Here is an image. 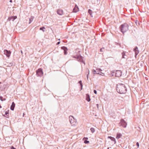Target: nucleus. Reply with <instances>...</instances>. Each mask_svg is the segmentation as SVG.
Returning a JSON list of instances; mask_svg holds the SVG:
<instances>
[{
    "mask_svg": "<svg viewBox=\"0 0 149 149\" xmlns=\"http://www.w3.org/2000/svg\"><path fill=\"white\" fill-rule=\"evenodd\" d=\"M117 91L120 94L125 93L127 91V88L125 85L121 83H119L116 85Z\"/></svg>",
    "mask_w": 149,
    "mask_h": 149,
    "instance_id": "nucleus-1",
    "label": "nucleus"
},
{
    "mask_svg": "<svg viewBox=\"0 0 149 149\" xmlns=\"http://www.w3.org/2000/svg\"><path fill=\"white\" fill-rule=\"evenodd\" d=\"M120 29L121 32L123 33L128 30V26L127 24H124L120 26Z\"/></svg>",
    "mask_w": 149,
    "mask_h": 149,
    "instance_id": "nucleus-2",
    "label": "nucleus"
},
{
    "mask_svg": "<svg viewBox=\"0 0 149 149\" xmlns=\"http://www.w3.org/2000/svg\"><path fill=\"white\" fill-rule=\"evenodd\" d=\"M69 119L70 122L72 126H75L77 124V120L75 119L72 116H69Z\"/></svg>",
    "mask_w": 149,
    "mask_h": 149,
    "instance_id": "nucleus-3",
    "label": "nucleus"
},
{
    "mask_svg": "<svg viewBox=\"0 0 149 149\" xmlns=\"http://www.w3.org/2000/svg\"><path fill=\"white\" fill-rule=\"evenodd\" d=\"M112 76H115L117 77H120L122 75L121 71L120 70H117L112 71L111 73Z\"/></svg>",
    "mask_w": 149,
    "mask_h": 149,
    "instance_id": "nucleus-4",
    "label": "nucleus"
},
{
    "mask_svg": "<svg viewBox=\"0 0 149 149\" xmlns=\"http://www.w3.org/2000/svg\"><path fill=\"white\" fill-rule=\"evenodd\" d=\"M72 57L74 58H76L78 61L83 63L85 64L83 61V57L81 56L80 55H77L76 56H73Z\"/></svg>",
    "mask_w": 149,
    "mask_h": 149,
    "instance_id": "nucleus-5",
    "label": "nucleus"
},
{
    "mask_svg": "<svg viewBox=\"0 0 149 149\" xmlns=\"http://www.w3.org/2000/svg\"><path fill=\"white\" fill-rule=\"evenodd\" d=\"M36 74L38 76L41 77L43 75V72L41 68H39L36 71Z\"/></svg>",
    "mask_w": 149,
    "mask_h": 149,
    "instance_id": "nucleus-6",
    "label": "nucleus"
},
{
    "mask_svg": "<svg viewBox=\"0 0 149 149\" xmlns=\"http://www.w3.org/2000/svg\"><path fill=\"white\" fill-rule=\"evenodd\" d=\"M119 125L124 127H125L127 125V123L124 120L121 119L119 123Z\"/></svg>",
    "mask_w": 149,
    "mask_h": 149,
    "instance_id": "nucleus-7",
    "label": "nucleus"
},
{
    "mask_svg": "<svg viewBox=\"0 0 149 149\" xmlns=\"http://www.w3.org/2000/svg\"><path fill=\"white\" fill-rule=\"evenodd\" d=\"M133 51L135 53V56L136 58V56L139 53L138 47L137 46L135 47L133 49Z\"/></svg>",
    "mask_w": 149,
    "mask_h": 149,
    "instance_id": "nucleus-8",
    "label": "nucleus"
},
{
    "mask_svg": "<svg viewBox=\"0 0 149 149\" xmlns=\"http://www.w3.org/2000/svg\"><path fill=\"white\" fill-rule=\"evenodd\" d=\"M4 53L6 55L7 57H9L10 56L11 52L10 51H8L7 50L5 49L4 50Z\"/></svg>",
    "mask_w": 149,
    "mask_h": 149,
    "instance_id": "nucleus-9",
    "label": "nucleus"
},
{
    "mask_svg": "<svg viewBox=\"0 0 149 149\" xmlns=\"http://www.w3.org/2000/svg\"><path fill=\"white\" fill-rule=\"evenodd\" d=\"M61 49L63 50L64 53L65 55H66L67 54V51L68 50V49L65 46L62 47H61Z\"/></svg>",
    "mask_w": 149,
    "mask_h": 149,
    "instance_id": "nucleus-10",
    "label": "nucleus"
},
{
    "mask_svg": "<svg viewBox=\"0 0 149 149\" xmlns=\"http://www.w3.org/2000/svg\"><path fill=\"white\" fill-rule=\"evenodd\" d=\"M17 18V17L16 16H11L8 18L7 19V21H10L11 20H12L13 21Z\"/></svg>",
    "mask_w": 149,
    "mask_h": 149,
    "instance_id": "nucleus-11",
    "label": "nucleus"
},
{
    "mask_svg": "<svg viewBox=\"0 0 149 149\" xmlns=\"http://www.w3.org/2000/svg\"><path fill=\"white\" fill-rule=\"evenodd\" d=\"M57 13L60 15H62L63 14V10L62 9H58L57 11Z\"/></svg>",
    "mask_w": 149,
    "mask_h": 149,
    "instance_id": "nucleus-12",
    "label": "nucleus"
},
{
    "mask_svg": "<svg viewBox=\"0 0 149 149\" xmlns=\"http://www.w3.org/2000/svg\"><path fill=\"white\" fill-rule=\"evenodd\" d=\"M86 100L88 102H90L91 100L89 95L88 94L86 95Z\"/></svg>",
    "mask_w": 149,
    "mask_h": 149,
    "instance_id": "nucleus-13",
    "label": "nucleus"
},
{
    "mask_svg": "<svg viewBox=\"0 0 149 149\" xmlns=\"http://www.w3.org/2000/svg\"><path fill=\"white\" fill-rule=\"evenodd\" d=\"M15 104L14 102L12 103V105L10 107V109L12 110H13L15 107Z\"/></svg>",
    "mask_w": 149,
    "mask_h": 149,
    "instance_id": "nucleus-14",
    "label": "nucleus"
},
{
    "mask_svg": "<svg viewBox=\"0 0 149 149\" xmlns=\"http://www.w3.org/2000/svg\"><path fill=\"white\" fill-rule=\"evenodd\" d=\"M78 10L79 8L78 7L76 6L73 9V11L74 12L76 13L78 11Z\"/></svg>",
    "mask_w": 149,
    "mask_h": 149,
    "instance_id": "nucleus-15",
    "label": "nucleus"
},
{
    "mask_svg": "<svg viewBox=\"0 0 149 149\" xmlns=\"http://www.w3.org/2000/svg\"><path fill=\"white\" fill-rule=\"evenodd\" d=\"M108 138H110L111 141H114V143L115 144H116V141L115 139L114 138L112 137L111 136H108Z\"/></svg>",
    "mask_w": 149,
    "mask_h": 149,
    "instance_id": "nucleus-16",
    "label": "nucleus"
},
{
    "mask_svg": "<svg viewBox=\"0 0 149 149\" xmlns=\"http://www.w3.org/2000/svg\"><path fill=\"white\" fill-rule=\"evenodd\" d=\"M34 17L33 16H31L30 18L29 19V24L31 23L33 20Z\"/></svg>",
    "mask_w": 149,
    "mask_h": 149,
    "instance_id": "nucleus-17",
    "label": "nucleus"
},
{
    "mask_svg": "<svg viewBox=\"0 0 149 149\" xmlns=\"http://www.w3.org/2000/svg\"><path fill=\"white\" fill-rule=\"evenodd\" d=\"M122 136V135L120 133H117V136L116 137V139H119Z\"/></svg>",
    "mask_w": 149,
    "mask_h": 149,
    "instance_id": "nucleus-18",
    "label": "nucleus"
},
{
    "mask_svg": "<svg viewBox=\"0 0 149 149\" xmlns=\"http://www.w3.org/2000/svg\"><path fill=\"white\" fill-rule=\"evenodd\" d=\"M97 71L96 70H92V72L94 74H99V72H97Z\"/></svg>",
    "mask_w": 149,
    "mask_h": 149,
    "instance_id": "nucleus-19",
    "label": "nucleus"
},
{
    "mask_svg": "<svg viewBox=\"0 0 149 149\" xmlns=\"http://www.w3.org/2000/svg\"><path fill=\"white\" fill-rule=\"evenodd\" d=\"M0 99L1 101H5L6 100V99L5 98H3L1 96H0Z\"/></svg>",
    "mask_w": 149,
    "mask_h": 149,
    "instance_id": "nucleus-20",
    "label": "nucleus"
},
{
    "mask_svg": "<svg viewBox=\"0 0 149 149\" xmlns=\"http://www.w3.org/2000/svg\"><path fill=\"white\" fill-rule=\"evenodd\" d=\"M79 83L80 84L81 87V90H82V86L83 85L82 83V81H80L79 82Z\"/></svg>",
    "mask_w": 149,
    "mask_h": 149,
    "instance_id": "nucleus-21",
    "label": "nucleus"
},
{
    "mask_svg": "<svg viewBox=\"0 0 149 149\" xmlns=\"http://www.w3.org/2000/svg\"><path fill=\"white\" fill-rule=\"evenodd\" d=\"M90 130L92 133H93L95 131V129L93 127H91Z\"/></svg>",
    "mask_w": 149,
    "mask_h": 149,
    "instance_id": "nucleus-22",
    "label": "nucleus"
},
{
    "mask_svg": "<svg viewBox=\"0 0 149 149\" xmlns=\"http://www.w3.org/2000/svg\"><path fill=\"white\" fill-rule=\"evenodd\" d=\"M88 13L91 16L92 14V11L90 9H89L88 10Z\"/></svg>",
    "mask_w": 149,
    "mask_h": 149,
    "instance_id": "nucleus-23",
    "label": "nucleus"
},
{
    "mask_svg": "<svg viewBox=\"0 0 149 149\" xmlns=\"http://www.w3.org/2000/svg\"><path fill=\"white\" fill-rule=\"evenodd\" d=\"M45 28L44 27H41L40 29V30H42L43 32L45 31V30H44L45 29Z\"/></svg>",
    "mask_w": 149,
    "mask_h": 149,
    "instance_id": "nucleus-24",
    "label": "nucleus"
},
{
    "mask_svg": "<svg viewBox=\"0 0 149 149\" xmlns=\"http://www.w3.org/2000/svg\"><path fill=\"white\" fill-rule=\"evenodd\" d=\"M125 53L124 52H123L122 53V58H125Z\"/></svg>",
    "mask_w": 149,
    "mask_h": 149,
    "instance_id": "nucleus-25",
    "label": "nucleus"
},
{
    "mask_svg": "<svg viewBox=\"0 0 149 149\" xmlns=\"http://www.w3.org/2000/svg\"><path fill=\"white\" fill-rule=\"evenodd\" d=\"M135 23H136V24L137 25H139L140 24L139 23V22L136 20V21H135Z\"/></svg>",
    "mask_w": 149,
    "mask_h": 149,
    "instance_id": "nucleus-26",
    "label": "nucleus"
},
{
    "mask_svg": "<svg viewBox=\"0 0 149 149\" xmlns=\"http://www.w3.org/2000/svg\"><path fill=\"white\" fill-rule=\"evenodd\" d=\"M5 114L7 116H8L9 115V112L8 111H6L5 112Z\"/></svg>",
    "mask_w": 149,
    "mask_h": 149,
    "instance_id": "nucleus-27",
    "label": "nucleus"
},
{
    "mask_svg": "<svg viewBox=\"0 0 149 149\" xmlns=\"http://www.w3.org/2000/svg\"><path fill=\"white\" fill-rule=\"evenodd\" d=\"M96 70L97 71V72L98 71H102V70L100 68H97L96 69Z\"/></svg>",
    "mask_w": 149,
    "mask_h": 149,
    "instance_id": "nucleus-28",
    "label": "nucleus"
},
{
    "mask_svg": "<svg viewBox=\"0 0 149 149\" xmlns=\"http://www.w3.org/2000/svg\"><path fill=\"white\" fill-rule=\"evenodd\" d=\"M136 145L137 146L138 148H139V143L138 142H137L136 143Z\"/></svg>",
    "mask_w": 149,
    "mask_h": 149,
    "instance_id": "nucleus-29",
    "label": "nucleus"
},
{
    "mask_svg": "<svg viewBox=\"0 0 149 149\" xmlns=\"http://www.w3.org/2000/svg\"><path fill=\"white\" fill-rule=\"evenodd\" d=\"M84 143H89V141H85L84 142Z\"/></svg>",
    "mask_w": 149,
    "mask_h": 149,
    "instance_id": "nucleus-30",
    "label": "nucleus"
},
{
    "mask_svg": "<svg viewBox=\"0 0 149 149\" xmlns=\"http://www.w3.org/2000/svg\"><path fill=\"white\" fill-rule=\"evenodd\" d=\"M99 74H100V75H102L103 76V75H104V73H102V72H101V73H99Z\"/></svg>",
    "mask_w": 149,
    "mask_h": 149,
    "instance_id": "nucleus-31",
    "label": "nucleus"
},
{
    "mask_svg": "<svg viewBox=\"0 0 149 149\" xmlns=\"http://www.w3.org/2000/svg\"><path fill=\"white\" fill-rule=\"evenodd\" d=\"M93 91H94V93L95 94H97V91H96V90H94Z\"/></svg>",
    "mask_w": 149,
    "mask_h": 149,
    "instance_id": "nucleus-32",
    "label": "nucleus"
},
{
    "mask_svg": "<svg viewBox=\"0 0 149 149\" xmlns=\"http://www.w3.org/2000/svg\"><path fill=\"white\" fill-rule=\"evenodd\" d=\"M88 74H87V80H88V74H89V70H88Z\"/></svg>",
    "mask_w": 149,
    "mask_h": 149,
    "instance_id": "nucleus-33",
    "label": "nucleus"
},
{
    "mask_svg": "<svg viewBox=\"0 0 149 149\" xmlns=\"http://www.w3.org/2000/svg\"><path fill=\"white\" fill-rule=\"evenodd\" d=\"M11 149H16V148H14L13 146H11L10 148Z\"/></svg>",
    "mask_w": 149,
    "mask_h": 149,
    "instance_id": "nucleus-34",
    "label": "nucleus"
},
{
    "mask_svg": "<svg viewBox=\"0 0 149 149\" xmlns=\"http://www.w3.org/2000/svg\"><path fill=\"white\" fill-rule=\"evenodd\" d=\"M104 49V48L100 49V52H103L102 49Z\"/></svg>",
    "mask_w": 149,
    "mask_h": 149,
    "instance_id": "nucleus-35",
    "label": "nucleus"
},
{
    "mask_svg": "<svg viewBox=\"0 0 149 149\" xmlns=\"http://www.w3.org/2000/svg\"><path fill=\"white\" fill-rule=\"evenodd\" d=\"M60 43V42H58L57 43L56 45H58Z\"/></svg>",
    "mask_w": 149,
    "mask_h": 149,
    "instance_id": "nucleus-36",
    "label": "nucleus"
},
{
    "mask_svg": "<svg viewBox=\"0 0 149 149\" xmlns=\"http://www.w3.org/2000/svg\"><path fill=\"white\" fill-rule=\"evenodd\" d=\"M96 106H97V108H98V107H99V104H96Z\"/></svg>",
    "mask_w": 149,
    "mask_h": 149,
    "instance_id": "nucleus-37",
    "label": "nucleus"
},
{
    "mask_svg": "<svg viewBox=\"0 0 149 149\" xmlns=\"http://www.w3.org/2000/svg\"><path fill=\"white\" fill-rule=\"evenodd\" d=\"M10 3H12V0H10Z\"/></svg>",
    "mask_w": 149,
    "mask_h": 149,
    "instance_id": "nucleus-38",
    "label": "nucleus"
},
{
    "mask_svg": "<svg viewBox=\"0 0 149 149\" xmlns=\"http://www.w3.org/2000/svg\"><path fill=\"white\" fill-rule=\"evenodd\" d=\"M97 1H100L101 0H97Z\"/></svg>",
    "mask_w": 149,
    "mask_h": 149,
    "instance_id": "nucleus-39",
    "label": "nucleus"
},
{
    "mask_svg": "<svg viewBox=\"0 0 149 149\" xmlns=\"http://www.w3.org/2000/svg\"><path fill=\"white\" fill-rule=\"evenodd\" d=\"M21 53H22V51H21Z\"/></svg>",
    "mask_w": 149,
    "mask_h": 149,
    "instance_id": "nucleus-40",
    "label": "nucleus"
},
{
    "mask_svg": "<svg viewBox=\"0 0 149 149\" xmlns=\"http://www.w3.org/2000/svg\"><path fill=\"white\" fill-rule=\"evenodd\" d=\"M1 82H0V84H1Z\"/></svg>",
    "mask_w": 149,
    "mask_h": 149,
    "instance_id": "nucleus-41",
    "label": "nucleus"
},
{
    "mask_svg": "<svg viewBox=\"0 0 149 149\" xmlns=\"http://www.w3.org/2000/svg\"><path fill=\"white\" fill-rule=\"evenodd\" d=\"M107 149H109V148H108Z\"/></svg>",
    "mask_w": 149,
    "mask_h": 149,
    "instance_id": "nucleus-42",
    "label": "nucleus"
},
{
    "mask_svg": "<svg viewBox=\"0 0 149 149\" xmlns=\"http://www.w3.org/2000/svg\"><path fill=\"white\" fill-rule=\"evenodd\" d=\"M131 14H132V12H131Z\"/></svg>",
    "mask_w": 149,
    "mask_h": 149,
    "instance_id": "nucleus-43",
    "label": "nucleus"
},
{
    "mask_svg": "<svg viewBox=\"0 0 149 149\" xmlns=\"http://www.w3.org/2000/svg\"><path fill=\"white\" fill-rule=\"evenodd\" d=\"M148 149H149V148H148Z\"/></svg>",
    "mask_w": 149,
    "mask_h": 149,
    "instance_id": "nucleus-44",
    "label": "nucleus"
}]
</instances>
